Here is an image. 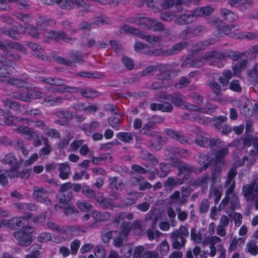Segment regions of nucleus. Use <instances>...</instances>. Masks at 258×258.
<instances>
[{
	"label": "nucleus",
	"mask_w": 258,
	"mask_h": 258,
	"mask_svg": "<svg viewBox=\"0 0 258 258\" xmlns=\"http://www.w3.org/2000/svg\"><path fill=\"white\" fill-rule=\"evenodd\" d=\"M41 82L51 86L50 90L53 93L63 94L65 93H74L79 92L83 97L86 98H94L98 96V93L92 89H79L74 86H69L65 81L60 78L52 77H42Z\"/></svg>",
	"instance_id": "1"
},
{
	"label": "nucleus",
	"mask_w": 258,
	"mask_h": 258,
	"mask_svg": "<svg viewBox=\"0 0 258 258\" xmlns=\"http://www.w3.org/2000/svg\"><path fill=\"white\" fill-rule=\"evenodd\" d=\"M35 229L31 226L23 227L21 230L15 231L13 236L17 241V244L22 247H28L31 244L34 240L33 235Z\"/></svg>",
	"instance_id": "2"
},
{
	"label": "nucleus",
	"mask_w": 258,
	"mask_h": 258,
	"mask_svg": "<svg viewBox=\"0 0 258 258\" xmlns=\"http://www.w3.org/2000/svg\"><path fill=\"white\" fill-rule=\"evenodd\" d=\"M237 174V171L236 167H231L227 175V178L224 184V187L226 188V197L221 202L219 206L220 210H222L225 208L228 204L229 201V196L232 194L235 188V181L234 178Z\"/></svg>",
	"instance_id": "3"
},
{
	"label": "nucleus",
	"mask_w": 258,
	"mask_h": 258,
	"mask_svg": "<svg viewBox=\"0 0 258 258\" xmlns=\"http://www.w3.org/2000/svg\"><path fill=\"white\" fill-rule=\"evenodd\" d=\"M221 241V239L217 236H208L202 242V244L204 246L209 245L210 249L209 254L211 257H214L218 251L220 252L219 258H226V251L223 245L221 244L216 245Z\"/></svg>",
	"instance_id": "4"
},
{
	"label": "nucleus",
	"mask_w": 258,
	"mask_h": 258,
	"mask_svg": "<svg viewBox=\"0 0 258 258\" xmlns=\"http://www.w3.org/2000/svg\"><path fill=\"white\" fill-rule=\"evenodd\" d=\"M188 235V228L184 225H181L178 229L174 230L170 235L172 248L180 249L184 247L186 242L185 237Z\"/></svg>",
	"instance_id": "5"
},
{
	"label": "nucleus",
	"mask_w": 258,
	"mask_h": 258,
	"mask_svg": "<svg viewBox=\"0 0 258 258\" xmlns=\"http://www.w3.org/2000/svg\"><path fill=\"white\" fill-rule=\"evenodd\" d=\"M134 22L138 25H144L147 29L155 31L164 30L163 24L157 20L147 17L146 15H139L134 19Z\"/></svg>",
	"instance_id": "6"
},
{
	"label": "nucleus",
	"mask_w": 258,
	"mask_h": 258,
	"mask_svg": "<svg viewBox=\"0 0 258 258\" xmlns=\"http://www.w3.org/2000/svg\"><path fill=\"white\" fill-rule=\"evenodd\" d=\"M12 59L19 61L21 56L17 53H7L0 57V77H5L10 74L8 66H12L15 64Z\"/></svg>",
	"instance_id": "7"
},
{
	"label": "nucleus",
	"mask_w": 258,
	"mask_h": 258,
	"mask_svg": "<svg viewBox=\"0 0 258 258\" xmlns=\"http://www.w3.org/2000/svg\"><path fill=\"white\" fill-rule=\"evenodd\" d=\"M121 29L126 33L137 35L141 38L145 39L151 44H155L160 42L161 40V38L159 36L144 34L139 29L130 27L128 25L123 26L121 27Z\"/></svg>",
	"instance_id": "8"
},
{
	"label": "nucleus",
	"mask_w": 258,
	"mask_h": 258,
	"mask_svg": "<svg viewBox=\"0 0 258 258\" xmlns=\"http://www.w3.org/2000/svg\"><path fill=\"white\" fill-rule=\"evenodd\" d=\"M23 160L19 159L13 153L6 154L1 160V163L5 165H8L10 167H21Z\"/></svg>",
	"instance_id": "9"
},
{
	"label": "nucleus",
	"mask_w": 258,
	"mask_h": 258,
	"mask_svg": "<svg viewBox=\"0 0 258 258\" xmlns=\"http://www.w3.org/2000/svg\"><path fill=\"white\" fill-rule=\"evenodd\" d=\"M33 191V197L36 201L47 205L51 204V200L46 196L48 192L46 189L43 187L34 186Z\"/></svg>",
	"instance_id": "10"
},
{
	"label": "nucleus",
	"mask_w": 258,
	"mask_h": 258,
	"mask_svg": "<svg viewBox=\"0 0 258 258\" xmlns=\"http://www.w3.org/2000/svg\"><path fill=\"white\" fill-rule=\"evenodd\" d=\"M205 28L201 25L189 27L183 30L180 34L183 38H190L194 36H198L205 31Z\"/></svg>",
	"instance_id": "11"
},
{
	"label": "nucleus",
	"mask_w": 258,
	"mask_h": 258,
	"mask_svg": "<svg viewBox=\"0 0 258 258\" xmlns=\"http://www.w3.org/2000/svg\"><path fill=\"white\" fill-rule=\"evenodd\" d=\"M96 201L100 207L104 209H113L117 206V205L113 202L111 199L105 197L102 192L97 193Z\"/></svg>",
	"instance_id": "12"
},
{
	"label": "nucleus",
	"mask_w": 258,
	"mask_h": 258,
	"mask_svg": "<svg viewBox=\"0 0 258 258\" xmlns=\"http://www.w3.org/2000/svg\"><path fill=\"white\" fill-rule=\"evenodd\" d=\"M29 119L27 118L19 117L13 115L10 112L6 111L4 116V122L8 125H15L20 122L28 123Z\"/></svg>",
	"instance_id": "13"
},
{
	"label": "nucleus",
	"mask_w": 258,
	"mask_h": 258,
	"mask_svg": "<svg viewBox=\"0 0 258 258\" xmlns=\"http://www.w3.org/2000/svg\"><path fill=\"white\" fill-rule=\"evenodd\" d=\"M243 196L249 197L250 195H258V178L252 180L249 184L243 185L242 187Z\"/></svg>",
	"instance_id": "14"
},
{
	"label": "nucleus",
	"mask_w": 258,
	"mask_h": 258,
	"mask_svg": "<svg viewBox=\"0 0 258 258\" xmlns=\"http://www.w3.org/2000/svg\"><path fill=\"white\" fill-rule=\"evenodd\" d=\"M24 225L23 218L14 217L9 219H5V227H7L11 229H19Z\"/></svg>",
	"instance_id": "15"
},
{
	"label": "nucleus",
	"mask_w": 258,
	"mask_h": 258,
	"mask_svg": "<svg viewBox=\"0 0 258 258\" xmlns=\"http://www.w3.org/2000/svg\"><path fill=\"white\" fill-rule=\"evenodd\" d=\"M0 82H6L8 84L14 86L17 88H25L26 82L21 79L15 77H0Z\"/></svg>",
	"instance_id": "16"
},
{
	"label": "nucleus",
	"mask_w": 258,
	"mask_h": 258,
	"mask_svg": "<svg viewBox=\"0 0 258 258\" xmlns=\"http://www.w3.org/2000/svg\"><path fill=\"white\" fill-rule=\"evenodd\" d=\"M207 61L208 60H207V59L205 58V55L202 57L193 59L186 58L182 64V67H200L202 66L205 61Z\"/></svg>",
	"instance_id": "17"
},
{
	"label": "nucleus",
	"mask_w": 258,
	"mask_h": 258,
	"mask_svg": "<svg viewBox=\"0 0 258 258\" xmlns=\"http://www.w3.org/2000/svg\"><path fill=\"white\" fill-rule=\"evenodd\" d=\"M195 166L183 162L178 169L177 175L183 176L187 179L189 175L194 171Z\"/></svg>",
	"instance_id": "18"
},
{
	"label": "nucleus",
	"mask_w": 258,
	"mask_h": 258,
	"mask_svg": "<svg viewBox=\"0 0 258 258\" xmlns=\"http://www.w3.org/2000/svg\"><path fill=\"white\" fill-rule=\"evenodd\" d=\"M196 17L194 15V12L189 14H182L175 19L174 23L179 25H186L194 21Z\"/></svg>",
	"instance_id": "19"
},
{
	"label": "nucleus",
	"mask_w": 258,
	"mask_h": 258,
	"mask_svg": "<svg viewBox=\"0 0 258 258\" xmlns=\"http://www.w3.org/2000/svg\"><path fill=\"white\" fill-rule=\"evenodd\" d=\"M198 156V162L201 166L199 170V173H201L209 167L212 162V158L209 156L202 153H199Z\"/></svg>",
	"instance_id": "20"
},
{
	"label": "nucleus",
	"mask_w": 258,
	"mask_h": 258,
	"mask_svg": "<svg viewBox=\"0 0 258 258\" xmlns=\"http://www.w3.org/2000/svg\"><path fill=\"white\" fill-rule=\"evenodd\" d=\"M209 135L207 133L200 131L197 136L195 143L201 147H208L209 146Z\"/></svg>",
	"instance_id": "21"
},
{
	"label": "nucleus",
	"mask_w": 258,
	"mask_h": 258,
	"mask_svg": "<svg viewBox=\"0 0 258 258\" xmlns=\"http://www.w3.org/2000/svg\"><path fill=\"white\" fill-rule=\"evenodd\" d=\"M111 214L108 212L102 213L97 210H94L91 213V216L96 222L109 220L111 217Z\"/></svg>",
	"instance_id": "22"
},
{
	"label": "nucleus",
	"mask_w": 258,
	"mask_h": 258,
	"mask_svg": "<svg viewBox=\"0 0 258 258\" xmlns=\"http://www.w3.org/2000/svg\"><path fill=\"white\" fill-rule=\"evenodd\" d=\"M3 103L5 107L19 113L21 112V105L18 101L6 99L3 100Z\"/></svg>",
	"instance_id": "23"
},
{
	"label": "nucleus",
	"mask_w": 258,
	"mask_h": 258,
	"mask_svg": "<svg viewBox=\"0 0 258 258\" xmlns=\"http://www.w3.org/2000/svg\"><path fill=\"white\" fill-rule=\"evenodd\" d=\"M169 156L177 155L181 157H186L189 154L188 150L180 148L170 147L167 149Z\"/></svg>",
	"instance_id": "24"
},
{
	"label": "nucleus",
	"mask_w": 258,
	"mask_h": 258,
	"mask_svg": "<svg viewBox=\"0 0 258 258\" xmlns=\"http://www.w3.org/2000/svg\"><path fill=\"white\" fill-rule=\"evenodd\" d=\"M220 13L224 19L230 23L233 22L238 19L237 14L227 9H221Z\"/></svg>",
	"instance_id": "25"
},
{
	"label": "nucleus",
	"mask_w": 258,
	"mask_h": 258,
	"mask_svg": "<svg viewBox=\"0 0 258 258\" xmlns=\"http://www.w3.org/2000/svg\"><path fill=\"white\" fill-rule=\"evenodd\" d=\"M8 95L13 99L29 102L28 90L25 93L17 91H12L8 94Z\"/></svg>",
	"instance_id": "26"
},
{
	"label": "nucleus",
	"mask_w": 258,
	"mask_h": 258,
	"mask_svg": "<svg viewBox=\"0 0 258 258\" xmlns=\"http://www.w3.org/2000/svg\"><path fill=\"white\" fill-rule=\"evenodd\" d=\"M58 170L59 171V176L63 179H68L71 173V169L67 163H63L58 164Z\"/></svg>",
	"instance_id": "27"
},
{
	"label": "nucleus",
	"mask_w": 258,
	"mask_h": 258,
	"mask_svg": "<svg viewBox=\"0 0 258 258\" xmlns=\"http://www.w3.org/2000/svg\"><path fill=\"white\" fill-rule=\"evenodd\" d=\"M134 217V215L132 213L121 212L115 215L113 222L119 224L121 221H125V220H131Z\"/></svg>",
	"instance_id": "28"
},
{
	"label": "nucleus",
	"mask_w": 258,
	"mask_h": 258,
	"mask_svg": "<svg viewBox=\"0 0 258 258\" xmlns=\"http://www.w3.org/2000/svg\"><path fill=\"white\" fill-rule=\"evenodd\" d=\"M214 10V8L209 6L199 8L194 11V15L196 16V17L208 16L213 13Z\"/></svg>",
	"instance_id": "29"
},
{
	"label": "nucleus",
	"mask_w": 258,
	"mask_h": 258,
	"mask_svg": "<svg viewBox=\"0 0 258 258\" xmlns=\"http://www.w3.org/2000/svg\"><path fill=\"white\" fill-rule=\"evenodd\" d=\"M205 58L207 60H212L214 61H220L223 60L225 58L224 54L220 52L216 51H212L205 54Z\"/></svg>",
	"instance_id": "30"
},
{
	"label": "nucleus",
	"mask_w": 258,
	"mask_h": 258,
	"mask_svg": "<svg viewBox=\"0 0 258 258\" xmlns=\"http://www.w3.org/2000/svg\"><path fill=\"white\" fill-rule=\"evenodd\" d=\"M53 114L58 118L64 119L66 121H70L74 117L73 112L68 110H58L54 112Z\"/></svg>",
	"instance_id": "31"
},
{
	"label": "nucleus",
	"mask_w": 258,
	"mask_h": 258,
	"mask_svg": "<svg viewBox=\"0 0 258 258\" xmlns=\"http://www.w3.org/2000/svg\"><path fill=\"white\" fill-rule=\"evenodd\" d=\"M172 103L176 106L183 107L185 102V97L180 94H174L172 95H168Z\"/></svg>",
	"instance_id": "32"
},
{
	"label": "nucleus",
	"mask_w": 258,
	"mask_h": 258,
	"mask_svg": "<svg viewBox=\"0 0 258 258\" xmlns=\"http://www.w3.org/2000/svg\"><path fill=\"white\" fill-rule=\"evenodd\" d=\"M12 146H13L16 150L21 151L24 156L28 155L29 151L26 149L25 143L23 140L18 139L12 144Z\"/></svg>",
	"instance_id": "33"
},
{
	"label": "nucleus",
	"mask_w": 258,
	"mask_h": 258,
	"mask_svg": "<svg viewBox=\"0 0 258 258\" xmlns=\"http://www.w3.org/2000/svg\"><path fill=\"white\" fill-rule=\"evenodd\" d=\"M187 42L185 41L175 44L171 48L167 49V53H168V55L177 53L184 48L187 46Z\"/></svg>",
	"instance_id": "34"
},
{
	"label": "nucleus",
	"mask_w": 258,
	"mask_h": 258,
	"mask_svg": "<svg viewBox=\"0 0 258 258\" xmlns=\"http://www.w3.org/2000/svg\"><path fill=\"white\" fill-rule=\"evenodd\" d=\"M108 182V186L111 189L121 190H122L121 187L124 186V183L122 181L117 183L118 178L116 176L110 177Z\"/></svg>",
	"instance_id": "35"
},
{
	"label": "nucleus",
	"mask_w": 258,
	"mask_h": 258,
	"mask_svg": "<svg viewBox=\"0 0 258 258\" xmlns=\"http://www.w3.org/2000/svg\"><path fill=\"white\" fill-rule=\"evenodd\" d=\"M229 150L227 147L221 148L215 152V161L225 163L224 157L228 154Z\"/></svg>",
	"instance_id": "36"
},
{
	"label": "nucleus",
	"mask_w": 258,
	"mask_h": 258,
	"mask_svg": "<svg viewBox=\"0 0 258 258\" xmlns=\"http://www.w3.org/2000/svg\"><path fill=\"white\" fill-rule=\"evenodd\" d=\"M19 28L21 29H24L23 33H25V30L27 31V33L31 37L35 38H39V34L36 27H34L32 25H28L25 27H23L22 25H20Z\"/></svg>",
	"instance_id": "37"
},
{
	"label": "nucleus",
	"mask_w": 258,
	"mask_h": 258,
	"mask_svg": "<svg viewBox=\"0 0 258 258\" xmlns=\"http://www.w3.org/2000/svg\"><path fill=\"white\" fill-rule=\"evenodd\" d=\"M238 30V27L237 25H235L233 24H231L230 25H225L224 24H223V26L221 27L219 30H221L222 32L226 35H230L231 37H235L237 35L235 34L234 33H232V30Z\"/></svg>",
	"instance_id": "38"
},
{
	"label": "nucleus",
	"mask_w": 258,
	"mask_h": 258,
	"mask_svg": "<svg viewBox=\"0 0 258 258\" xmlns=\"http://www.w3.org/2000/svg\"><path fill=\"white\" fill-rule=\"evenodd\" d=\"M29 102L32 99H40L44 97V93L38 89H31L28 90Z\"/></svg>",
	"instance_id": "39"
},
{
	"label": "nucleus",
	"mask_w": 258,
	"mask_h": 258,
	"mask_svg": "<svg viewBox=\"0 0 258 258\" xmlns=\"http://www.w3.org/2000/svg\"><path fill=\"white\" fill-rule=\"evenodd\" d=\"M135 180L138 183V185H139V188L140 190L149 189L152 187V185L142 176L136 177Z\"/></svg>",
	"instance_id": "40"
},
{
	"label": "nucleus",
	"mask_w": 258,
	"mask_h": 258,
	"mask_svg": "<svg viewBox=\"0 0 258 258\" xmlns=\"http://www.w3.org/2000/svg\"><path fill=\"white\" fill-rule=\"evenodd\" d=\"M14 15L18 20L23 22L25 24H28L32 20V17L28 14L15 12Z\"/></svg>",
	"instance_id": "41"
},
{
	"label": "nucleus",
	"mask_w": 258,
	"mask_h": 258,
	"mask_svg": "<svg viewBox=\"0 0 258 258\" xmlns=\"http://www.w3.org/2000/svg\"><path fill=\"white\" fill-rule=\"evenodd\" d=\"M222 196V191L216 187H213L210 189L209 196L214 199L215 203L217 204Z\"/></svg>",
	"instance_id": "42"
},
{
	"label": "nucleus",
	"mask_w": 258,
	"mask_h": 258,
	"mask_svg": "<svg viewBox=\"0 0 258 258\" xmlns=\"http://www.w3.org/2000/svg\"><path fill=\"white\" fill-rule=\"evenodd\" d=\"M247 251L250 254L256 255L258 253V246L256 245V241L252 240L248 242L246 244Z\"/></svg>",
	"instance_id": "43"
},
{
	"label": "nucleus",
	"mask_w": 258,
	"mask_h": 258,
	"mask_svg": "<svg viewBox=\"0 0 258 258\" xmlns=\"http://www.w3.org/2000/svg\"><path fill=\"white\" fill-rule=\"evenodd\" d=\"M210 177L209 175H206L197 178L194 182L195 186H207L209 181Z\"/></svg>",
	"instance_id": "44"
},
{
	"label": "nucleus",
	"mask_w": 258,
	"mask_h": 258,
	"mask_svg": "<svg viewBox=\"0 0 258 258\" xmlns=\"http://www.w3.org/2000/svg\"><path fill=\"white\" fill-rule=\"evenodd\" d=\"M96 44L95 40L89 36H86L82 38L81 44L82 46H87L88 47H92Z\"/></svg>",
	"instance_id": "45"
},
{
	"label": "nucleus",
	"mask_w": 258,
	"mask_h": 258,
	"mask_svg": "<svg viewBox=\"0 0 258 258\" xmlns=\"http://www.w3.org/2000/svg\"><path fill=\"white\" fill-rule=\"evenodd\" d=\"M82 192L86 197L89 198L95 199L96 200V197H97V194H96L93 189L87 185L83 187Z\"/></svg>",
	"instance_id": "46"
},
{
	"label": "nucleus",
	"mask_w": 258,
	"mask_h": 258,
	"mask_svg": "<svg viewBox=\"0 0 258 258\" xmlns=\"http://www.w3.org/2000/svg\"><path fill=\"white\" fill-rule=\"evenodd\" d=\"M75 40V38L68 36V34L63 31L57 32L56 41L63 40L67 42H71Z\"/></svg>",
	"instance_id": "47"
},
{
	"label": "nucleus",
	"mask_w": 258,
	"mask_h": 258,
	"mask_svg": "<svg viewBox=\"0 0 258 258\" xmlns=\"http://www.w3.org/2000/svg\"><path fill=\"white\" fill-rule=\"evenodd\" d=\"M57 5L64 10H71L74 8L73 0H59Z\"/></svg>",
	"instance_id": "48"
},
{
	"label": "nucleus",
	"mask_w": 258,
	"mask_h": 258,
	"mask_svg": "<svg viewBox=\"0 0 258 258\" xmlns=\"http://www.w3.org/2000/svg\"><path fill=\"white\" fill-rule=\"evenodd\" d=\"M247 65V60H242V61L237 63L233 67V70L235 75H237L239 72L244 70Z\"/></svg>",
	"instance_id": "49"
},
{
	"label": "nucleus",
	"mask_w": 258,
	"mask_h": 258,
	"mask_svg": "<svg viewBox=\"0 0 258 258\" xmlns=\"http://www.w3.org/2000/svg\"><path fill=\"white\" fill-rule=\"evenodd\" d=\"M0 31L4 34L9 35L11 38L17 39L19 37V33L17 30L10 29H7L5 28H1Z\"/></svg>",
	"instance_id": "50"
},
{
	"label": "nucleus",
	"mask_w": 258,
	"mask_h": 258,
	"mask_svg": "<svg viewBox=\"0 0 258 258\" xmlns=\"http://www.w3.org/2000/svg\"><path fill=\"white\" fill-rule=\"evenodd\" d=\"M131 229V223L123 221L121 226V236L125 238Z\"/></svg>",
	"instance_id": "51"
},
{
	"label": "nucleus",
	"mask_w": 258,
	"mask_h": 258,
	"mask_svg": "<svg viewBox=\"0 0 258 258\" xmlns=\"http://www.w3.org/2000/svg\"><path fill=\"white\" fill-rule=\"evenodd\" d=\"M59 207L63 209L64 213L66 216L78 213V211L75 207L72 206L70 204H65L63 206H59Z\"/></svg>",
	"instance_id": "52"
},
{
	"label": "nucleus",
	"mask_w": 258,
	"mask_h": 258,
	"mask_svg": "<svg viewBox=\"0 0 258 258\" xmlns=\"http://www.w3.org/2000/svg\"><path fill=\"white\" fill-rule=\"evenodd\" d=\"M160 171L159 172V175L160 177H164L166 176L170 172V168L168 164L161 163L159 165Z\"/></svg>",
	"instance_id": "53"
},
{
	"label": "nucleus",
	"mask_w": 258,
	"mask_h": 258,
	"mask_svg": "<svg viewBox=\"0 0 258 258\" xmlns=\"http://www.w3.org/2000/svg\"><path fill=\"white\" fill-rule=\"evenodd\" d=\"M20 168L10 167V169L7 171L8 177L11 179L20 177V171L19 170Z\"/></svg>",
	"instance_id": "54"
},
{
	"label": "nucleus",
	"mask_w": 258,
	"mask_h": 258,
	"mask_svg": "<svg viewBox=\"0 0 258 258\" xmlns=\"http://www.w3.org/2000/svg\"><path fill=\"white\" fill-rule=\"evenodd\" d=\"M146 234L150 240L157 239L162 235V233L158 230L154 231L150 229H148L146 230Z\"/></svg>",
	"instance_id": "55"
},
{
	"label": "nucleus",
	"mask_w": 258,
	"mask_h": 258,
	"mask_svg": "<svg viewBox=\"0 0 258 258\" xmlns=\"http://www.w3.org/2000/svg\"><path fill=\"white\" fill-rule=\"evenodd\" d=\"M230 196L231 197H229V200H230L231 209L234 210L238 208L239 207V202L237 195L233 191L232 194H231Z\"/></svg>",
	"instance_id": "56"
},
{
	"label": "nucleus",
	"mask_w": 258,
	"mask_h": 258,
	"mask_svg": "<svg viewBox=\"0 0 258 258\" xmlns=\"http://www.w3.org/2000/svg\"><path fill=\"white\" fill-rule=\"evenodd\" d=\"M190 237L191 240H194L195 243H200L202 239V234L197 232L195 228H192L190 231Z\"/></svg>",
	"instance_id": "57"
},
{
	"label": "nucleus",
	"mask_w": 258,
	"mask_h": 258,
	"mask_svg": "<svg viewBox=\"0 0 258 258\" xmlns=\"http://www.w3.org/2000/svg\"><path fill=\"white\" fill-rule=\"evenodd\" d=\"M61 195L58 196L59 202L62 204L69 202L73 198V194L71 192H64L60 193Z\"/></svg>",
	"instance_id": "58"
},
{
	"label": "nucleus",
	"mask_w": 258,
	"mask_h": 258,
	"mask_svg": "<svg viewBox=\"0 0 258 258\" xmlns=\"http://www.w3.org/2000/svg\"><path fill=\"white\" fill-rule=\"evenodd\" d=\"M175 18V15L171 11H166L160 14V18L165 21L170 22Z\"/></svg>",
	"instance_id": "59"
},
{
	"label": "nucleus",
	"mask_w": 258,
	"mask_h": 258,
	"mask_svg": "<svg viewBox=\"0 0 258 258\" xmlns=\"http://www.w3.org/2000/svg\"><path fill=\"white\" fill-rule=\"evenodd\" d=\"M209 23L213 26L217 27L219 29L223 26V22L219 18L211 17L208 19Z\"/></svg>",
	"instance_id": "60"
},
{
	"label": "nucleus",
	"mask_w": 258,
	"mask_h": 258,
	"mask_svg": "<svg viewBox=\"0 0 258 258\" xmlns=\"http://www.w3.org/2000/svg\"><path fill=\"white\" fill-rule=\"evenodd\" d=\"M93 23L98 25L110 24H111V20L107 17L100 16L96 18V20Z\"/></svg>",
	"instance_id": "61"
},
{
	"label": "nucleus",
	"mask_w": 258,
	"mask_h": 258,
	"mask_svg": "<svg viewBox=\"0 0 258 258\" xmlns=\"http://www.w3.org/2000/svg\"><path fill=\"white\" fill-rule=\"evenodd\" d=\"M143 158L144 159L147 160L152 165H156L158 164V161L153 155L148 152H143Z\"/></svg>",
	"instance_id": "62"
},
{
	"label": "nucleus",
	"mask_w": 258,
	"mask_h": 258,
	"mask_svg": "<svg viewBox=\"0 0 258 258\" xmlns=\"http://www.w3.org/2000/svg\"><path fill=\"white\" fill-rule=\"evenodd\" d=\"M117 137L119 140L126 143H129L133 140V137L131 133H119Z\"/></svg>",
	"instance_id": "63"
},
{
	"label": "nucleus",
	"mask_w": 258,
	"mask_h": 258,
	"mask_svg": "<svg viewBox=\"0 0 258 258\" xmlns=\"http://www.w3.org/2000/svg\"><path fill=\"white\" fill-rule=\"evenodd\" d=\"M94 254L96 258H105L106 252L102 246H97L94 249Z\"/></svg>",
	"instance_id": "64"
}]
</instances>
